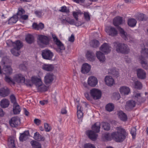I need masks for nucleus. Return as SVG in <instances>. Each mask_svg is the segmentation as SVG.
<instances>
[{
    "instance_id": "18",
    "label": "nucleus",
    "mask_w": 148,
    "mask_h": 148,
    "mask_svg": "<svg viewBox=\"0 0 148 148\" xmlns=\"http://www.w3.org/2000/svg\"><path fill=\"white\" fill-rule=\"evenodd\" d=\"M94 131L88 130L86 133L89 138L93 140H95L97 137V135Z\"/></svg>"
},
{
    "instance_id": "25",
    "label": "nucleus",
    "mask_w": 148,
    "mask_h": 148,
    "mask_svg": "<svg viewBox=\"0 0 148 148\" xmlns=\"http://www.w3.org/2000/svg\"><path fill=\"white\" fill-rule=\"evenodd\" d=\"M117 114L119 118L121 121H125L127 120V117L126 115L122 111L118 112Z\"/></svg>"
},
{
    "instance_id": "31",
    "label": "nucleus",
    "mask_w": 148,
    "mask_h": 148,
    "mask_svg": "<svg viewBox=\"0 0 148 148\" xmlns=\"http://www.w3.org/2000/svg\"><path fill=\"white\" fill-rule=\"evenodd\" d=\"M42 69L47 71H51L53 69L54 67L53 65L52 64H45L42 66Z\"/></svg>"
},
{
    "instance_id": "34",
    "label": "nucleus",
    "mask_w": 148,
    "mask_h": 148,
    "mask_svg": "<svg viewBox=\"0 0 148 148\" xmlns=\"http://www.w3.org/2000/svg\"><path fill=\"white\" fill-rule=\"evenodd\" d=\"M13 111L14 114H19L21 111V109L18 104L13 105Z\"/></svg>"
},
{
    "instance_id": "13",
    "label": "nucleus",
    "mask_w": 148,
    "mask_h": 148,
    "mask_svg": "<svg viewBox=\"0 0 148 148\" xmlns=\"http://www.w3.org/2000/svg\"><path fill=\"white\" fill-rule=\"evenodd\" d=\"M97 83V79L95 77L91 76L88 77V84L90 86L94 87L96 86Z\"/></svg>"
},
{
    "instance_id": "49",
    "label": "nucleus",
    "mask_w": 148,
    "mask_h": 148,
    "mask_svg": "<svg viewBox=\"0 0 148 148\" xmlns=\"http://www.w3.org/2000/svg\"><path fill=\"white\" fill-rule=\"evenodd\" d=\"M134 87L135 88L140 89L142 87V85L141 83L138 81H137L134 83Z\"/></svg>"
},
{
    "instance_id": "58",
    "label": "nucleus",
    "mask_w": 148,
    "mask_h": 148,
    "mask_svg": "<svg viewBox=\"0 0 148 148\" xmlns=\"http://www.w3.org/2000/svg\"><path fill=\"white\" fill-rule=\"evenodd\" d=\"M145 15L143 14H141L138 15V19L140 21H143L145 20L144 18Z\"/></svg>"
},
{
    "instance_id": "43",
    "label": "nucleus",
    "mask_w": 148,
    "mask_h": 148,
    "mask_svg": "<svg viewBox=\"0 0 148 148\" xmlns=\"http://www.w3.org/2000/svg\"><path fill=\"white\" fill-rule=\"evenodd\" d=\"M141 53L144 58H148V49L144 48L141 51Z\"/></svg>"
},
{
    "instance_id": "10",
    "label": "nucleus",
    "mask_w": 148,
    "mask_h": 148,
    "mask_svg": "<svg viewBox=\"0 0 148 148\" xmlns=\"http://www.w3.org/2000/svg\"><path fill=\"white\" fill-rule=\"evenodd\" d=\"M20 120L19 118L17 116L12 117L9 121L10 126L12 127H16L20 124Z\"/></svg>"
},
{
    "instance_id": "8",
    "label": "nucleus",
    "mask_w": 148,
    "mask_h": 148,
    "mask_svg": "<svg viewBox=\"0 0 148 148\" xmlns=\"http://www.w3.org/2000/svg\"><path fill=\"white\" fill-rule=\"evenodd\" d=\"M90 94L95 100L99 99L101 97V91L96 88H94L91 90L90 91Z\"/></svg>"
},
{
    "instance_id": "36",
    "label": "nucleus",
    "mask_w": 148,
    "mask_h": 148,
    "mask_svg": "<svg viewBox=\"0 0 148 148\" xmlns=\"http://www.w3.org/2000/svg\"><path fill=\"white\" fill-rule=\"evenodd\" d=\"M25 13V11L21 7H20L18 8V12L16 15L19 18Z\"/></svg>"
},
{
    "instance_id": "37",
    "label": "nucleus",
    "mask_w": 148,
    "mask_h": 148,
    "mask_svg": "<svg viewBox=\"0 0 148 148\" xmlns=\"http://www.w3.org/2000/svg\"><path fill=\"white\" fill-rule=\"evenodd\" d=\"M25 40L27 43L31 44L33 42L34 38L32 35L29 34L26 37Z\"/></svg>"
},
{
    "instance_id": "26",
    "label": "nucleus",
    "mask_w": 148,
    "mask_h": 148,
    "mask_svg": "<svg viewBox=\"0 0 148 148\" xmlns=\"http://www.w3.org/2000/svg\"><path fill=\"white\" fill-rule=\"evenodd\" d=\"M122 22V18L120 16L115 17L113 20V25L115 26H118L119 25L121 24Z\"/></svg>"
},
{
    "instance_id": "6",
    "label": "nucleus",
    "mask_w": 148,
    "mask_h": 148,
    "mask_svg": "<svg viewBox=\"0 0 148 148\" xmlns=\"http://www.w3.org/2000/svg\"><path fill=\"white\" fill-rule=\"evenodd\" d=\"M52 37L54 41L58 46V48L56 49L57 52L60 53L61 52V51L64 50L65 47L63 44L58 39L56 35L55 34H52Z\"/></svg>"
},
{
    "instance_id": "11",
    "label": "nucleus",
    "mask_w": 148,
    "mask_h": 148,
    "mask_svg": "<svg viewBox=\"0 0 148 148\" xmlns=\"http://www.w3.org/2000/svg\"><path fill=\"white\" fill-rule=\"evenodd\" d=\"M100 50L105 54H107L111 51V47L108 43H105L101 46Z\"/></svg>"
},
{
    "instance_id": "14",
    "label": "nucleus",
    "mask_w": 148,
    "mask_h": 148,
    "mask_svg": "<svg viewBox=\"0 0 148 148\" xmlns=\"http://www.w3.org/2000/svg\"><path fill=\"white\" fill-rule=\"evenodd\" d=\"M77 116L79 119V122H81L82 121L83 113L82 112L83 108L79 105L77 106Z\"/></svg>"
},
{
    "instance_id": "54",
    "label": "nucleus",
    "mask_w": 148,
    "mask_h": 148,
    "mask_svg": "<svg viewBox=\"0 0 148 148\" xmlns=\"http://www.w3.org/2000/svg\"><path fill=\"white\" fill-rule=\"evenodd\" d=\"M84 148H95V146L90 144V143H87L84 145Z\"/></svg>"
},
{
    "instance_id": "30",
    "label": "nucleus",
    "mask_w": 148,
    "mask_h": 148,
    "mask_svg": "<svg viewBox=\"0 0 148 148\" xmlns=\"http://www.w3.org/2000/svg\"><path fill=\"white\" fill-rule=\"evenodd\" d=\"M9 104L10 102L8 100L5 99H3L0 102V106L2 108H3L8 107Z\"/></svg>"
},
{
    "instance_id": "47",
    "label": "nucleus",
    "mask_w": 148,
    "mask_h": 148,
    "mask_svg": "<svg viewBox=\"0 0 148 148\" xmlns=\"http://www.w3.org/2000/svg\"><path fill=\"white\" fill-rule=\"evenodd\" d=\"M59 11L62 12L68 13L69 12V9L67 8V7L65 6H62L61 8V9L59 10Z\"/></svg>"
},
{
    "instance_id": "32",
    "label": "nucleus",
    "mask_w": 148,
    "mask_h": 148,
    "mask_svg": "<svg viewBox=\"0 0 148 148\" xmlns=\"http://www.w3.org/2000/svg\"><path fill=\"white\" fill-rule=\"evenodd\" d=\"M34 138L38 141H43L45 140V138L40 135L38 132H36L34 134Z\"/></svg>"
},
{
    "instance_id": "3",
    "label": "nucleus",
    "mask_w": 148,
    "mask_h": 148,
    "mask_svg": "<svg viewBox=\"0 0 148 148\" xmlns=\"http://www.w3.org/2000/svg\"><path fill=\"white\" fill-rule=\"evenodd\" d=\"M116 51L117 53L127 54L129 53V48L127 45L120 43L115 44Z\"/></svg>"
},
{
    "instance_id": "41",
    "label": "nucleus",
    "mask_w": 148,
    "mask_h": 148,
    "mask_svg": "<svg viewBox=\"0 0 148 148\" xmlns=\"http://www.w3.org/2000/svg\"><path fill=\"white\" fill-rule=\"evenodd\" d=\"M102 127L103 129L106 130H108L110 129V124L108 123L102 122L101 123Z\"/></svg>"
},
{
    "instance_id": "7",
    "label": "nucleus",
    "mask_w": 148,
    "mask_h": 148,
    "mask_svg": "<svg viewBox=\"0 0 148 148\" xmlns=\"http://www.w3.org/2000/svg\"><path fill=\"white\" fill-rule=\"evenodd\" d=\"M42 55L44 59L47 60H51L53 56V54L50 50L46 49L42 51Z\"/></svg>"
},
{
    "instance_id": "4",
    "label": "nucleus",
    "mask_w": 148,
    "mask_h": 148,
    "mask_svg": "<svg viewBox=\"0 0 148 148\" xmlns=\"http://www.w3.org/2000/svg\"><path fill=\"white\" fill-rule=\"evenodd\" d=\"M12 44L14 48L11 50V51L14 55L17 56L19 55L18 51L22 47L23 45L19 40L13 43Z\"/></svg>"
},
{
    "instance_id": "61",
    "label": "nucleus",
    "mask_w": 148,
    "mask_h": 148,
    "mask_svg": "<svg viewBox=\"0 0 148 148\" xmlns=\"http://www.w3.org/2000/svg\"><path fill=\"white\" fill-rule=\"evenodd\" d=\"M106 139L108 140H111V137L110 135L109 134H106L105 136Z\"/></svg>"
},
{
    "instance_id": "19",
    "label": "nucleus",
    "mask_w": 148,
    "mask_h": 148,
    "mask_svg": "<svg viewBox=\"0 0 148 148\" xmlns=\"http://www.w3.org/2000/svg\"><path fill=\"white\" fill-rule=\"evenodd\" d=\"M53 80V75L52 73H48L45 77V82L46 84L51 83Z\"/></svg>"
},
{
    "instance_id": "20",
    "label": "nucleus",
    "mask_w": 148,
    "mask_h": 148,
    "mask_svg": "<svg viewBox=\"0 0 148 148\" xmlns=\"http://www.w3.org/2000/svg\"><path fill=\"white\" fill-rule=\"evenodd\" d=\"M29 135L28 131H25L23 133L21 134L19 138L20 140L22 142L26 140L28 138Z\"/></svg>"
},
{
    "instance_id": "1",
    "label": "nucleus",
    "mask_w": 148,
    "mask_h": 148,
    "mask_svg": "<svg viewBox=\"0 0 148 148\" xmlns=\"http://www.w3.org/2000/svg\"><path fill=\"white\" fill-rule=\"evenodd\" d=\"M117 132L112 133L111 136L116 141H122L125 138V130L121 127L116 128Z\"/></svg>"
},
{
    "instance_id": "39",
    "label": "nucleus",
    "mask_w": 148,
    "mask_h": 148,
    "mask_svg": "<svg viewBox=\"0 0 148 148\" xmlns=\"http://www.w3.org/2000/svg\"><path fill=\"white\" fill-rule=\"evenodd\" d=\"M30 144L33 147L36 148H41V145L39 143L34 140L31 141Z\"/></svg>"
},
{
    "instance_id": "51",
    "label": "nucleus",
    "mask_w": 148,
    "mask_h": 148,
    "mask_svg": "<svg viewBox=\"0 0 148 148\" xmlns=\"http://www.w3.org/2000/svg\"><path fill=\"white\" fill-rule=\"evenodd\" d=\"M84 17L85 19L87 21L90 20V16L88 12H84Z\"/></svg>"
},
{
    "instance_id": "40",
    "label": "nucleus",
    "mask_w": 148,
    "mask_h": 148,
    "mask_svg": "<svg viewBox=\"0 0 148 148\" xmlns=\"http://www.w3.org/2000/svg\"><path fill=\"white\" fill-rule=\"evenodd\" d=\"M8 144L9 147L13 148L15 147L14 140L12 138L10 137L8 139Z\"/></svg>"
},
{
    "instance_id": "62",
    "label": "nucleus",
    "mask_w": 148,
    "mask_h": 148,
    "mask_svg": "<svg viewBox=\"0 0 148 148\" xmlns=\"http://www.w3.org/2000/svg\"><path fill=\"white\" fill-rule=\"evenodd\" d=\"M135 105V103L134 101H130V108L134 107Z\"/></svg>"
},
{
    "instance_id": "2",
    "label": "nucleus",
    "mask_w": 148,
    "mask_h": 148,
    "mask_svg": "<svg viewBox=\"0 0 148 148\" xmlns=\"http://www.w3.org/2000/svg\"><path fill=\"white\" fill-rule=\"evenodd\" d=\"M32 82L35 84L38 91H43L46 90L47 87L43 84L40 78L36 77H33L31 78Z\"/></svg>"
},
{
    "instance_id": "33",
    "label": "nucleus",
    "mask_w": 148,
    "mask_h": 148,
    "mask_svg": "<svg viewBox=\"0 0 148 148\" xmlns=\"http://www.w3.org/2000/svg\"><path fill=\"white\" fill-rule=\"evenodd\" d=\"M18 18L16 15H13L9 20L8 23L10 24H12L13 23H16L18 21Z\"/></svg>"
},
{
    "instance_id": "59",
    "label": "nucleus",
    "mask_w": 148,
    "mask_h": 148,
    "mask_svg": "<svg viewBox=\"0 0 148 148\" xmlns=\"http://www.w3.org/2000/svg\"><path fill=\"white\" fill-rule=\"evenodd\" d=\"M74 35L72 34L71 36L69 38V41L71 42H73L74 41Z\"/></svg>"
},
{
    "instance_id": "60",
    "label": "nucleus",
    "mask_w": 148,
    "mask_h": 148,
    "mask_svg": "<svg viewBox=\"0 0 148 148\" xmlns=\"http://www.w3.org/2000/svg\"><path fill=\"white\" fill-rule=\"evenodd\" d=\"M5 80L8 83H10L12 82V80L9 77L7 76L6 75L5 76Z\"/></svg>"
},
{
    "instance_id": "55",
    "label": "nucleus",
    "mask_w": 148,
    "mask_h": 148,
    "mask_svg": "<svg viewBox=\"0 0 148 148\" xmlns=\"http://www.w3.org/2000/svg\"><path fill=\"white\" fill-rule=\"evenodd\" d=\"M44 25L42 23H40L39 24H38V26L37 27V28H36V30H38L40 29H42L44 28Z\"/></svg>"
},
{
    "instance_id": "15",
    "label": "nucleus",
    "mask_w": 148,
    "mask_h": 148,
    "mask_svg": "<svg viewBox=\"0 0 148 148\" xmlns=\"http://www.w3.org/2000/svg\"><path fill=\"white\" fill-rule=\"evenodd\" d=\"M14 81L19 83H23L25 81V78L24 76L21 74L16 75L14 77Z\"/></svg>"
},
{
    "instance_id": "28",
    "label": "nucleus",
    "mask_w": 148,
    "mask_h": 148,
    "mask_svg": "<svg viewBox=\"0 0 148 148\" xmlns=\"http://www.w3.org/2000/svg\"><path fill=\"white\" fill-rule=\"evenodd\" d=\"M12 70L10 66H4L3 72L4 74L7 75H10L12 73Z\"/></svg>"
},
{
    "instance_id": "42",
    "label": "nucleus",
    "mask_w": 148,
    "mask_h": 148,
    "mask_svg": "<svg viewBox=\"0 0 148 148\" xmlns=\"http://www.w3.org/2000/svg\"><path fill=\"white\" fill-rule=\"evenodd\" d=\"M106 108L107 111L111 112L114 110V106L112 103H109L106 105Z\"/></svg>"
},
{
    "instance_id": "5",
    "label": "nucleus",
    "mask_w": 148,
    "mask_h": 148,
    "mask_svg": "<svg viewBox=\"0 0 148 148\" xmlns=\"http://www.w3.org/2000/svg\"><path fill=\"white\" fill-rule=\"evenodd\" d=\"M38 43L40 47H43L49 43V39L46 36L39 35L38 38Z\"/></svg>"
},
{
    "instance_id": "22",
    "label": "nucleus",
    "mask_w": 148,
    "mask_h": 148,
    "mask_svg": "<svg viewBox=\"0 0 148 148\" xmlns=\"http://www.w3.org/2000/svg\"><path fill=\"white\" fill-rule=\"evenodd\" d=\"M10 94L9 89L7 88H3L0 89V96L5 97L8 96Z\"/></svg>"
},
{
    "instance_id": "35",
    "label": "nucleus",
    "mask_w": 148,
    "mask_h": 148,
    "mask_svg": "<svg viewBox=\"0 0 148 148\" xmlns=\"http://www.w3.org/2000/svg\"><path fill=\"white\" fill-rule=\"evenodd\" d=\"M118 29L119 31L121 36L125 40L127 39V35L126 32L120 27H118Z\"/></svg>"
},
{
    "instance_id": "46",
    "label": "nucleus",
    "mask_w": 148,
    "mask_h": 148,
    "mask_svg": "<svg viewBox=\"0 0 148 148\" xmlns=\"http://www.w3.org/2000/svg\"><path fill=\"white\" fill-rule=\"evenodd\" d=\"M99 43L97 40H93L90 42V46L93 47H96L99 46Z\"/></svg>"
},
{
    "instance_id": "63",
    "label": "nucleus",
    "mask_w": 148,
    "mask_h": 148,
    "mask_svg": "<svg viewBox=\"0 0 148 148\" xmlns=\"http://www.w3.org/2000/svg\"><path fill=\"white\" fill-rule=\"evenodd\" d=\"M125 108L127 110H129L130 109V101H128L126 103Z\"/></svg>"
},
{
    "instance_id": "24",
    "label": "nucleus",
    "mask_w": 148,
    "mask_h": 148,
    "mask_svg": "<svg viewBox=\"0 0 148 148\" xmlns=\"http://www.w3.org/2000/svg\"><path fill=\"white\" fill-rule=\"evenodd\" d=\"M119 91L120 93L122 95H127L129 94L130 89L128 87L123 86L120 88Z\"/></svg>"
},
{
    "instance_id": "48",
    "label": "nucleus",
    "mask_w": 148,
    "mask_h": 148,
    "mask_svg": "<svg viewBox=\"0 0 148 148\" xmlns=\"http://www.w3.org/2000/svg\"><path fill=\"white\" fill-rule=\"evenodd\" d=\"M136 23L137 21L135 19L130 18V27H134L136 26Z\"/></svg>"
},
{
    "instance_id": "9",
    "label": "nucleus",
    "mask_w": 148,
    "mask_h": 148,
    "mask_svg": "<svg viewBox=\"0 0 148 148\" xmlns=\"http://www.w3.org/2000/svg\"><path fill=\"white\" fill-rule=\"evenodd\" d=\"M105 31L108 35L112 36H116L118 34L117 30L115 28L111 26L106 27Z\"/></svg>"
},
{
    "instance_id": "64",
    "label": "nucleus",
    "mask_w": 148,
    "mask_h": 148,
    "mask_svg": "<svg viewBox=\"0 0 148 148\" xmlns=\"http://www.w3.org/2000/svg\"><path fill=\"white\" fill-rule=\"evenodd\" d=\"M20 69L25 70L26 69V66L24 64H21L19 65Z\"/></svg>"
},
{
    "instance_id": "45",
    "label": "nucleus",
    "mask_w": 148,
    "mask_h": 148,
    "mask_svg": "<svg viewBox=\"0 0 148 148\" xmlns=\"http://www.w3.org/2000/svg\"><path fill=\"white\" fill-rule=\"evenodd\" d=\"M144 58H142L141 59V64L143 67L145 69L148 68V66L147 64V62L146 60H144Z\"/></svg>"
},
{
    "instance_id": "52",
    "label": "nucleus",
    "mask_w": 148,
    "mask_h": 148,
    "mask_svg": "<svg viewBox=\"0 0 148 148\" xmlns=\"http://www.w3.org/2000/svg\"><path fill=\"white\" fill-rule=\"evenodd\" d=\"M66 23H68L71 25L74 24V19H72L69 17H66Z\"/></svg>"
},
{
    "instance_id": "29",
    "label": "nucleus",
    "mask_w": 148,
    "mask_h": 148,
    "mask_svg": "<svg viewBox=\"0 0 148 148\" xmlns=\"http://www.w3.org/2000/svg\"><path fill=\"white\" fill-rule=\"evenodd\" d=\"M100 123L97 122L93 125L92 127V130L95 133L99 132L100 128Z\"/></svg>"
},
{
    "instance_id": "27",
    "label": "nucleus",
    "mask_w": 148,
    "mask_h": 148,
    "mask_svg": "<svg viewBox=\"0 0 148 148\" xmlns=\"http://www.w3.org/2000/svg\"><path fill=\"white\" fill-rule=\"evenodd\" d=\"M86 56L87 59L90 61H94L95 58L94 53L89 51L87 52L86 54Z\"/></svg>"
},
{
    "instance_id": "38",
    "label": "nucleus",
    "mask_w": 148,
    "mask_h": 148,
    "mask_svg": "<svg viewBox=\"0 0 148 148\" xmlns=\"http://www.w3.org/2000/svg\"><path fill=\"white\" fill-rule=\"evenodd\" d=\"M108 73L116 76H117V75H119V72L116 70L115 68H113L109 69Z\"/></svg>"
},
{
    "instance_id": "17",
    "label": "nucleus",
    "mask_w": 148,
    "mask_h": 148,
    "mask_svg": "<svg viewBox=\"0 0 148 148\" xmlns=\"http://www.w3.org/2000/svg\"><path fill=\"white\" fill-rule=\"evenodd\" d=\"M137 74L138 77L141 79H144L146 77L145 72L142 69H138L137 70Z\"/></svg>"
},
{
    "instance_id": "16",
    "label": "nucleus",
    "mask_w": 148,
    "mask_h": 148,
    "mask_svg": "<svg viewBox=\"0 0 148 148\" xmlns=\"http://www.w3.org/2000/svg\"><path fill=\"white\" fill-rule=\"evenodd\" d=\"M104 81L106 84L108 86H111L115 84L114 79L110 76H106L104 78Z\"/></svg>"
},
{
    "instance_id": "50",
    "label": "nucleus",
    "mask_w": 148,
    "mask_h": 148,
    "mask_svg": "<svg viewBox=\"0 0 148 148\" xmlns=\"http://www.w3.org/2000/svg\"><path fill=\"white\" fill-rule=\"evenodd\" d=\"M10 98L11 102L13 103V105L16 104H17L16 102V98L15 96L13 95H10Z\"/></svg>"
},
{
    "instance_id": "44",
    "label": "nucleus",
    "mask_w": 148,
    "mask_h": 148,
    "mask_svg": "<svg viewBox=\"0 0 148 148\" xmlns=\"http://www.w3.org/2000/svg\"><path fill=\"white\" fill-rule=\"evenodd\" d=\"M136 128L135 127L132 128L130 132V133L132 136V140H134L136 137Z\"/></svg>"
},
{
    "instance_id": "12",
    "label": "nucleus",
    "mask_w": 148,
    "mask_h": 148,
    "mask_svg": "<svg viewBox=\"0 0 148 148\" xmlns=\"http://www.w3.org/2000/svg\"><path fill=\"white\" fill-rule=\"evenodd\" d=\"M82 13L81 12L80 10H78L77 12H73V16L76 19V21H74V24L76 26H79L81 25L82 23L80 21H78V16L81 15Z\"/></svg>"
},
{
    "instance_id": "57",
    "label": "nucleus",
    "mask_w": 148,
    "mask_h": 148,
    "mask_svg": "<svg viewBox=\"0 0 148 148\" xmlns=\"http://www.w3.org/2000/svg\"><path fill=\"white\" fill-rule=\"evenodd\" d=\"M28 17V16L27 15H23L18 18L20 20H26L27 19Z\"/></svg>"
},
{
    "instance_id": "56",
    "label": "nucleus",
    "mask_w": 148,
    "mask_h": 148,
    "mask_svg": "<svg viewBox=\"0 0 148 148\" xmlns=\"http://www.w3.org/2000/svg\"><path fill=\"white\" fill-rule=\"evenodd\" d=\"M44 126L45 129L46 131L49 132L50 130L51 127L47 123H45L44 124Z\"/></svg>"
},
{
    "instance_id": "23",
    "label": "nucleus",
    "mask_w": 148,
    "mask_h": 148,
    "mask_svg": "<svg viewBox=\"0 0 148 148\" xmlns=\"http://www.w3.org/2000/svg\"><path fill=\"white\" fill-rule=\"evenodd\" d=\"M97 57L101 62H103L106 60L104 55L99 51H97L96 53Z\"/></svg>"
},
{
    "instance_id": "21",
    "label": "nucleus",
    "mask_w": 148,
    "mask_h": 148,
    "mask_svg": "<svg viewBox=\"0 0 148 148\" xmlns=\"http://www.w3.org/2000/svg\"><path fill=\"white\" fill-rule=\"evenodd\" d=\"M91 69V66L87 63L84 64L82 66L81 71L82 73H87L89 72Z\"/></svg>"
},
{
    "instance_id": "53",
    "label": "nucleus",
    "mask_w": 148,
    "mask_h": 148,
    "mask_svg": "<svg viewBox=\"0 0 148 148\" xmlns=\"http://www.w3.org/2000/svg\"><path fill=\"white\" fill-rule=\"evenodd\" d=\"M35 13L36 15L38 17H41L43 14L42 10L38 11L36 10L35 11Z\"/></svg>"
}]
</instances>
